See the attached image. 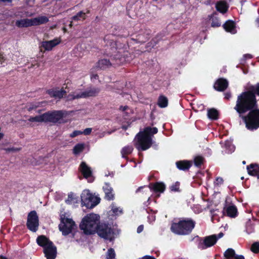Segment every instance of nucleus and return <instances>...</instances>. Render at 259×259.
Returning <instances> with one entry per match:
<instances>
[{"mask_svg":"<svg viewBox=\"0 0 259 259\" xmlns=\"http://www.w3.org/2000/svg\"><path fill=\"white\" fill-rule=\"evenodd\" d=\"M45 122H58L64 116V113L61 110H54L44 113Z\"/></svg>","mask_w":259,"mask_h":259,"instance_id":"obj_11","label":"nucleus"},{"mask_svg":"<svg viewBox=\"0 0 259 259\" xmlns=\"http://www.w3.org/2000/svg\"><path fill=\"white\" fill-rule=\"evenodd\" d=\"M224 182V180L221 177H217L215 179V180L214 182V185L219 186L223 184Z\"/></svg>","mask_w":259,"mask_h":259,"instance_id":"obj_44","label":"nucleus"},{"mask_svg":"<svg viewBox=\"0 0 259 259\" xmlns=\"http://www.w3.org/2000/svg\"><path fill=\"white\" fill-rule=\"evenodd\" d=\"M26 226L28 230L36 232L39 227V218L35 210L31 211L28 214Z\"/></svg>","mask_w":259,"mask_h":259,"instance_id":"obj_9","label":"nucleus"},{"mask_svg":"<svg viewBox=\"0 0 259 259\" xmlns=\"http://www.w3.org/2000/svg\"><path fill=\"white\" fill-rule=\"evenodd\" d=\"M122 128L124 130H126L127 128V126L126 125H122Z\"/></svg>","mask_w":259,"mask_h":259,"instance_id":"obj_63","label":"nucleus"},{"mask_svg":"<svg viewBox=\"0 0 259 259\" xmlns=\"http://www.w3.org/2000/svg\"><path fill=\"white\" fill-rule=\"evenodd\" d=\"M257 108V101L254 94L249 91L242 92L238 96L234 109L239 114V117L248 111Z\"/></svg>","mask_w":259,"mask_h":259,"instance_id":"obj_1","label":"nucleus"},{"mask_svg":"<svg viewBox=\"0 0 259 259\" xmlns=\"http://www.w3.org/2000/svg\"><path fill=\"white\" fill-rule=\"evenodd\" d=\"M207 116L211 120H217L219 116V111L214 108L210 109L207 111Z\"/></svg>","mask_w":259,"mask_h":259,"instance_id":"obj_30","label":"nucleus"},{"mask_svg":"<svg viewBox=\"0 0 259 259\" xmlns=\"http://www.w3.org/2000/svg\"><path fill=\"white\" fill-rule=\"evenodd\" d=\"M244 121L248 130H254L259 127V109H252L246 116L241 117Z\"/></svg>","mask_w":259,"mask_h":259,"instance_id":"obj_4","label":"nucleus"},{"mask_svg":"<svg viewBox=\"0 0 259 259\" xmlns=\"http://www.w3.org/2000/svg\"><path fill=\"white\" fill-rule=\"evenodd\" d=\"M116 254L114 249L110 248L108 249L106 253V259H115Z\"/></svg>","mask_w":259,"mask_h":259,"instance_id":"obj_39","label":"nucleus"},{"mask_svg":"<svg viewBox=\"0 0 259 259\" xmlns=\"http://www.w3.org/2000/svg\"><path fill=\"white\" fill-rule=\"evenodd\" d=\"M84 149V144L83 143H78L75 145L73 149V152L77 155L83 151Z\"/></svg>","mask_w":259,"mask_h":259,"instance_id":"obj_34","label":"nucleus"},{"mask_svg":"<svg viewBox=\"0 0 259 259\" xmlns=\"http://www.w3.org/2000/svg\"><path fill=\"white\" fill-rule=\"evenodd\" d=\"M235 254V251L233 249L228 248L224 253V259H233Z\"/></svg>","mask_w":259,"mask_h":259,"instance_id":"obj_33","label":"nucleus"},{"mask_svg":"<svg viewBox=\"0 0 259 259\" xmlns=\"http://www.w3.org/2000/svg\"><path fill=\"white\" fill-rule=\"evenodd\" d=\"M111 65L112 64L109 60L104 59L99 60L96 63L95 67L101 69H105L110 67Z\"/></svg>","mask_w":259,"mask_h":259,"instance_id":"obj_24","label":"nucleus"},{"mask_svg":"<svg viewBox=\"0 0 259 259\" xmlns=\"http://www.w3.org/2000/svg\"><path fill=\"white\" fill-rule=\"evenodd\" d=\"M216 8L218 11L224 13L227 11L228 7L226 3L220 2L216 4Z\"/></svg>","mask_w":259,"mask_h":259,"instance_id":"obj_32","label":"nucleus"},{"mask_svg":"<svg viewBox=\"0 0 259 259\" xmlns=\"http://www.w3.org/2000/svg\"><path fill=\"white\" fill-rule=\"evenodd\" d=\"M112 210L113 211V212L116 214V215H117L118 214V212L121 213H122V210H119V208L114 206H113L112 207Z\"/></svg>","mask_w":259,"mask_h":259,"instance_id":"obj_47","label":"nucleus"},{"mask_svg":"<svg viewBox=\"0 0 259 259\" xmlns=\"http://www.w3.org/2000/svg\"><path fill=\"white\" fill-rule=\"evenodd\" d=\"M96 232L101 238L105 239L112 240L113 231L109 224L99 223Z\"/></svg>","mask_w":259,"mask_h":259,"instance_id":"obj_8","label":"nucleus"},{"mask_svg":"<svg viewBox=\"0 0 259 259\" xmlns=\"http://www.w3.org/2000/svg\"><path fill=\"white\" fill-rule=\"evenodd\" d=\"M73 194H69L68 195V200L66 201V202H71L73 201Z\"/></svg>","mask_w":259,"mask_h":259,"instance_id":"obj_53","label":"nucleus"},{"mask_svg":"<svg viewBox=\"0 0 259 259\" xmlns=\"http://www.w3.org/2000/svg\"><path fill=\"white\" fill-rule=\"evenodd\" d=\"M32 26L45 24L49 21V18L45 16H40L31 19Z\"/></svg>","mask_w":259,"mask_h":259,"instance_id":"obj_22","label":"nucleus"},{"mask_svg":"<svg viewBox=\"0 0 259 259\" xmlns=\"http://www.w3.org/2000/svg\"><path fill=\"white\" fill-rule=\"evenodd\" d=\"M127 108H128V107L127 106H120V109L123 111H125Z\"/></svg>","mask_w":259,"mask_h":259,"instance_id":"obj_60","label":"nucleus"},{"mask_svg":"<svg viewBox=\"0 0 259 259\" xmlns=\"http://www.w3.org/2000/svg\"><path fill=\"white\" fill-rule=\"evenodd\" d=\"M248 174L251 176L255 177L259 179V165L256 163H251L247 166Z\"/></svg>","mask_w":259,"mask_h":259,"instance_id":"obj_19","label":"nucleus"},{"mask_svg":"<svg viewBox=\"0 0 259 259\" xmlns=\"http://www.w3.org/2000/svg\"><path fill=\"white\" fill-rule=\"evenodd\" d=\"M143 229L144 226L143 225H140L137 228V232L138 233H140L143 231Z\"/></svg>","mask_w":259,"mask_h":259,"instance_id":"obj_54","label":"nucleus"},{"mask_svg":"<svg viewBox=\"0 0 259 259\" xmlns=\"http://www.w3.org/2000/svg\"><path fill=\"white\" fill-rule=\"evenodd\" d=\"M26 1L29 5L32 6L34 4V0H26Z\"/></svg>","mask_w":259,"mask_h":259,"instance_id":"obj_58","label":"nucleus"},{"mask_svg":"<svg viewBox=\"0 0 259 259\" xmlns=\"http://www.w3.org/2000/svg\"><path fill=\"white\" fill-rule=\"evenodd\" d=\"M143 131L148 135H149L152 137L153 135L157 133L158 129L156 127H151L150 126H147L144 128Z\"/></svg>","mask_w":259,"mask_h":259,"instance_id":"obj_35","label":"nucleus"},{"mask_svg":"<svg viewBox=\"0 0 259 259\" xmlns=\"http://www.w3.org/2000/svg\"><path fill=\"white\" fill-rule=\"evenodd\" d=\"M21 149V148H15V147L7 148L3 149V150L6 151L7 152H17V151H20Z\"/></svg>","mask_w":259,"mask_h":259,"instance_id":"obj_45","label":"nucleus"},{"mask_svg":"<svg viewBox=\"0 0 259 259\" xmlns=\"http://www.w3.org/2000/svg\"><path fill=\"white\" fill-rule=\"evenodd\" d=\"M224 29L227 32H230L232 34H235L237 32L235 24L234 21L231 20L227 21L223 25Z\"/></svg>","mask_w":259,"mask_h":259,"instance_id":"obj_23","label":"nucleus"},{"mask_svg":"<svg viewBox=\"0 0 259 259\" xmlns=\"http://www.w3.org/2000/svg\"><path fill=\"white\" fill-rule=\"evenodd\" d=\"M229 82H214L213 84L214 89L219 92H223L228 87Z\"/></svg>","mask_w":259,"mask_h":259,"instance_id":"obj_25","label":"nucleus"},{"mask_svg":"<svg viewBox=\"0 0 259 259\" xmlns=\"http://www.w3.org/2000/svg\"><path fill=\"white\" fill-rule=\"evenodd\" d=\"M127 47L124 46L123 48H118V53L119 56H123L124 58V60H126V58H127L128 53L127 51Z\"/></svg>","mask_w":259,"mask_h":259,"instance_id":"obj_37","label":"nucleus"},{"mask_svg":"<svg viewBox=\"0 0 259 259\" xmlns=\"http://www.w3.org/2000/svg\"><path fill=\"white\" fill-rule=\"evenodd\" d=\"M85 19V13L82 12H80L77 14L76 15L73 17V20H81Z\"/></svg>","mask_w":259,"mask_h":259,"instance_id":"obj_43","label":"nucleus"},{"mask_svg":"<svg viewBox=\"0 0 259 259\" xmlns=\"http://www.w3.org/2000/svg\"><path fill=\"white\" fill-rule=\"evenodd\" d=\"M4 61V59L3 56L0 54V63L1 64H3V62Z\"/></svg>","mask_w":259,"mask_h":259,"instance_id":"obj_61","label":"nucleus"},{"mask_svg":"<svg viewBox=\"0 0 259 259\" xmlns=\"http://www.w3.org/2000/svg\"><path fill=\"white\" fill-rule=\"evenodd\" d=\"M100 91V89L98 88H90L84 92L74 96L73 99H74L81 98H85L90 97H95L99 93Z\"/></svg>","mask_w":259,"mask_h":259,"instance_id":"obj_12","label":"nucleus"},{"mask_svg":"<svg viewBox=\"0 0 259 259\" xmlns=\"http://www.w3.org/2000/svg\"><path fill=\"white\" fill-rule=\"evenodd\" d=\"M47 93L51 97H53L55 99H61L66 94V91L63 89L61 90H58L57 89H50L47 91Z\"/></svg>","mask_w":259,"mask_h":259,"instance_id":"obj_20","label":"nucleus"},{"mask_svg":"<svg viewBox=\"0 0 259 259\" xmlns=\"http://www.w3.org/2000/svg\"><path fill=\"white\" fill-rule=\"evenodd\" d=\"M157 105L160 108H165L168 105V99L164 95H160L158 98Z\"/></svg>","mask_w":259,"mask_h":259,"instance_id":"obj_31","label":"nucleus"},{"mask_svg":"<svg viewBox=\"0 0 259 259\" xmlns=\"http://www.w3.org/2000/svg\"><path fill=\"white\" fill-rule=\"evenodd\" d=\"M0 259H8L7 257H6L5 256H3L2 255H0Z\"/></svg>","mask_w":259,"mask_h":259,"instance_id":"obj_62","label":"nucleus"},{"mask_svg":"<svg viewBox=\"0 0 259 259\" xmlns=\"http://www.w3.org/2000/svg\"><path fill=\"white\" fill-rule=\"evenodd\" d=\"M134 150V148L132 146H126L123 147L121 150V154L122 157L128 160V158L127 155L131 154Z\"/></svg>","mask_w":259,"mask_h":259,"instance_id":"obj_27","label":"nucleus"},{"mask_svg":"<svg viewBox=\"0 0 259 259\" xmlns=\"http://www.w3.org/2000/svg\"><path fill=\"white\" fill-rule=\"evenodd\" d=\"M195 225V222L191 218H181L171 224L170 229L176 235L185 236L191 233Z\"/></svg>","mask_w":259,"mask_h":259,"instance_id":"obj_2","label":"nucleus"},{"mask_svg":"<svg viewBox=\"0 0 259 259\" xmlns=\"http://www.w3.org/2000/svg\"><path fill=\"white\" fill-rule=\"evenodd\" d=\"M105 193V199L108 201L113 200L114 199L113 189L108 183H105L103 187Z\"/></svg>","mask_w":259,"mask_h":259,"instance_id":"obj_16","label":"nucleus"},{"mask_svg":"<svg viewBox=\"0 0 259 259\" xmlns=\"http://www.w3.org/2000/svg\"><path fill=\"white\" fill-rule=\"evenodd\" d=\"M214 235H215L216 238H217V241H218L219 239L221 238V237H222L224 236V233L222 232H220L218 235H216V234H214Z\"/></svg>","mask_w":259,"mask_h":259,"instance_id":"obj_56","label":"nucleus"},{"mask_svg":"<svg viewBox=\"0 0 259 259\" xmlns=\"http://www.w3.org/2000/svg\"><path fill=\"white\" fill-rule=\"evenodd\" d=\"M180 183L179 182H176L170 186L169 189L171 191L180 192Z\"/></svg>","mask_w":259,"mask_h":259,"instance_id":"obj_42","label":"nucleus"},{"mask_svg":"<svg viewBox=\"0 0 259 259\" xmlns=\"http://www.w3.org/2000/svg\"><path fill=\"white\" fill-rule=\"evenodd\" d=\"M79 170L85 179L91 177L92 175V171L91 167L84 161H82L80 164Z\"/></svg>","mask_w":259,"mask_h":259,"instance_id":"obj_15","label":"nucleus"},{"mask_svg":"<svg viewBox=\"0 0 259 259\" xmlns=\"http://www.w3.org/2000/svg\"><path fill=\"white\" fill-rule=\"evenodd\" d=\"M81 134H82V132L79 131H74L73 132H72L70 134V137L71 138H74V137H75Z\"/></svg>","mask_w":259,"mask_h":259,"instance_id":"obj_48","label":"nucleus"},{"mask_svg":"<svg viewBox=\"0 0 259 259\" xmlns=\"http://www.w3.org/2000/svg\"><path fill=\"white\" fill-rule=\"evenodd\" d=\"M204 158L201 156H197L194 159V163L196 166L200 167L203 163Z\"/></svg>","mask_w":259,"mask_h":259,"instance_id":"obj_38","label":"nucleus"},{"mask_svg":"<svg viewBox=\"0 0 259 259\" xmlns=\"http://www.w3.org/2000/svg\"><path fill=\"white\" fill-rule=\"evenodd\" d=\"M36 241L37 244L39 246L43 247L44 249L53 243L52 241L44 235L38 236L36 238Z\"/></svg>","mask_w":259,"mask_h":259,"instance_id":"obj_18","label":"nucleus"},{"mask_svg":"<svg viewBox=\"0 0 259 259\" xmlns=\"http://www.w3.org/2000/svg\"><path fill=\"white\" fill-rule=\"evenodd\" d=\"M144 187H145V186H141L139 187L136 191V193H138L139 192H140L142 189H143Z\"/></svg>","mask_w":259,"mask_h":259,"instance_id":"obj_59","label":"nucleus"},{"mask_svg":"<svg viewBox=\"0 0 259 259\" xmlns=\"http://www.w3.org/2000/svg\"><path fill=\"white\" fill-rule=\"evenodd\" d=\"M148 187L151 190L155 193H163L166 188L165 184L162 182L151 183L149 184Z\"/></svg>","mask_w":259,"mask_h":259,"instance_id":"obj_17","label":"nucleus"},{"mask_svg":"<svg viewBox=\"0 0 259 259\" xmlns=\"http://www.w3.org/2000/svg\"><path fill=\"white\" fill-rule=\"evenodd\" d=\"M164 82H154V83L153 84V88L155 90L162 89L163 90L165 91L167 90L170 83L168 82L164 83Z\"/></svg>","mask_w":259,"mask_h":259,"instance_id":"obj_29","label":"nucleus"},{"mask_svg":"<svg viewBox=\"0 0 259 259\" xmlns=\"http://www.w3.org/2000/svg\"><path fill=\"white\" fill-rule=\"evenodd\" d=\"M81 204L88 208H92L100 202L99 197L95 196L89 190H84L81 195Z\"/></svg>","mask_w":259,"mask_h":259,"instance_id":"obj_6","label":"nucleus"},{"mask_svg":"<svg viewBox=\"0 0 259 259\" xmlns=\"http://www.w3.org/2000/svg\"><path fill=\"white\" fill-rule=\"evenodd\" d=\"M142 259H156L154 256L146 255L144 256Z\"/></svg>","mask_w":259,"mask_h":259,"instance_id":"obj_57","label":"nucleus"},{"mask_svg":"<svg viewBox=\"0 0 259 259\" xmlns=\"http://www.w3.org/2000/svg\"><path fill=\"white\" fill-rule=\"evenodd\" d=\"M16 25L19 27H27L32 26L31 19H24L18 20Z\"/></svg>","mask_w":259,"mask_h":259,"instance_id":"obj_26","label":"nucleus"},{"mask_svg":"<svg viewBox=\"0 0 259 259\" xmlns=\"http://www.w3.org/2000/svg\"><path fill=\"white\" fill-rule=\"evenodd\" d=\"M100 223V216L95 213H90L85 216L80 224V228L86 235H92L96 233Z\"/></svg>","mask_w":259,"mask_h":259,"instance_id":"obj_3","label":"nucleus"},{"mask_svg":"<svg viewBox=\"0 0 259 259\" xmlns=\"http://www.w3.org/2000/svg\"><path fill=\"white\" fill-rule=\"evenodd\" d=\"M28 120L30 122H45L44 113L40 115L30 117Z\"/></svg>","mask_w":259,"mask_h":259,"instance_id":"obj_36","label":"nucleus"},{"mask_svg":"<svg viewBox=\"0 0 259 259\" xmlns=\"http://www.w3.org/2000/svg\"><path fill=\"white\" fill-rule=\"evenodd\" d=\"M250 250L254 253H259V242H255L252 243L251 246Z\"/></svg>","mask_w":259,"mask_h":259,"instance_id":"obj_41","label":"nucleus"},{"mask_svg":"<svg viewBox=\"0 0 259 259\" xmlns=\"http://www.w3.org/2000/svg\"><path fill=\"white\" fill-rule=\"evenodd\" d=\"M227 215L231 218H235L237 216L238 211L236 206L230 205L226 209Z\"/></svg>","mask_w":259,"mask_h":259,"instance_id":"obj_28","label":"nucleus"},{"mask_svg":"<svg viewBox=\"0 0 259 259\" xmlns=\"http://www.w3.org/2000/svg\"><path fill=\"white\" fill-rule=\"evenodd\" d=\"M196 241L197 242V247L201 250H204L215 244L217 242V238L215 235H211L204 237H200L197 236Z\"/></svg>","mask_w":259,"mask_h":259,"instance_id":"obj_7","label":"nucleus"},{"mask_svg":"<svg viewBox=\"0 0 259 259\" xmlns=\"http://www.w3.org/2000/svg\"><path fill=\"white\" fill-rule=\"evenodd\" d=\"M38 107V105H36L34 104H32L30 105L28 107V110L29 111H32L33 110L36 109Z\"/></svg>","mask_w":259,"mask_h":259,"instance_id":"obj_49","label":"nucleus"},{"mask_svg":"<svg viewBox=\"0 0 259 259\" xmlns=\"http://www.w3.org/2000/svg\"><path fill=\"white\" fill-rule=\"evenodd\" d=\"M92 131V128H87L82 132V134L83 133L84 135H89L91 133Z\"/></svg>","mask_w":259,"mask_h":259,"instance_id":"obj_50","label":"nucleus"},{"mask_svg":"<svg viewBox=\"0 0 259 259\" xmlns=\"http://www.w3.org/2000/svg\"><path fill=\"white\" fill-rule=\"evenodd\" d=\"M233 259H245V258L242 255H237L236 254Z\"/></svg>","mask_w":259,"mask_h":259,"instance_id":"obj_55","label":"nucleus"},{"mask_svg":"<svg viewBox=\"0 0 259 259\" xmlns=\"http://www.w3.org/2000/svg\"><path fill=\"white\" fill-rule=\"evenodd\" d=\"M214 209H211V210H210V212H211V213L212 215H214Z\"/></svg>","mask_w":259,"mask_h":259,"instance_id":"obj_64","label":"nucleus"},{"mask_svg":"<svg viewBox=\"0 0 259 259\" xmlns=\"http://www.w3.org/2000/svg\"><path fill=\"white\" fill-rule=\"evenodd\" d=\"M43 252L47 259H55L57 256V247L54 243L46 247Z\"/></svg>","mask_w":259,"mask_h":259,"instance_id":"obj_14","label":"nucleus"},{"mask_svg":"<svg viewBox=\"0 0 259 259\" xmlns=\"http://www.w3.org/2000/svg\"><path fill=\"white\" fill-rule=\"evenodd\" d=\"M250 91H249L250 92H252L254 94V95L255 96V95L259 96V83L258 82L256 85H251L249 88Z\"/></svg>","mask_w":259,"mask_h":259,"instance_id":"obj_40","label":"nucleus"},{"mask_svg":"<svg viewBox=\"0 0 259 259\" xmlns=\"http://www.w3.org/2000/svg\"><path fill=\"white\" fill-rule=\"evenodd\" d=\"M91 80H97L99 79V77L97 74L92 73L91 74Z\"/></svg>","mask_w":259,"mask_h":259,"instance_id":"obj_52","label":"nucleus"},{"mask_svg":"<svg viewBox=\"0 0 259 259\" xmlns=\"http://www.w3.org/2000/svg\"><path fill=\"white\" fill-rule=\"evenodd\" d=\"M221 25V23L217 18L212 19V22L211 23L212 27H219Z\"/></svg>","mask_w":259,"mask_h":259,"instance_id":"obj_46","label":"nucleus"},{"mask_svg":"<svg viewBox=\"0 0 259 259\" xmlns=\"http://www.w3.org/2000/svg\"><path fill=\"white\" fill-rule=\"evenodd\" d=\"M152 145V138L144 131L139 132L136 135L135 146L138 151H145Z\"/></svg>","mask_w":259,"mask_h":259,"instance_id":"obj_5","label":"nucleus"},{"mask_svg":"<svg viewBox=\"0 0 259 259\" xmlns=\"http://www.w3.org/2000/svg\"><path fill=\"white\" fill-rule=\"evenodd\" d=\"M61 42L60 37H56L53 40L43 41L41 44V47L46 51H51L54 47L58 45Z\"/></svg>","mask_w":259,"mask_h":259,"instance_id":"obj_13","label":"nucleus"},{"mask_svg":"<svg viewBox=\"0 0 259 259\" xmlns=\"http://www.w3.org/2000/svg\"><path fill=\"white\" fill-rule=\"evenodd\" d=\"M74 226L75 223L72 219L61 217L59 228L63 235L67 236L71 233Z\"/></svg>","mask_w":259,"mask_h":259,"instance_id":"obj_10","label":"nucleus"},{"mask_svg":"<svg viewBox=\"0 0 259 259\" xmlns=\"http://www.w3.org/2000/svg\"><path fill=\"white\" fill-rule=\"evenodd\" d=\"M176 165L179 170L187 171L192 165V162L187 160H179L176 162Z\"/></svg>","mask_w":259,"mask_h":259,"instance_id":"obj_21","label":"nucleus"},{"mask_svg":"<svg viewBox=\"0 0 259 259\" xmlns=\"http://www.w3.org/2000/svg\"><path fill=\"white\" fill-rule=\"evenodd\" d=\"M225 97L224 98L226 100H229L231 97V93L230 92H227L224 94Z\"/></svg>","mask_w":259,"mask_h":259,"instance_id":"obj_51","label":"nucleus"}]
</instances>
